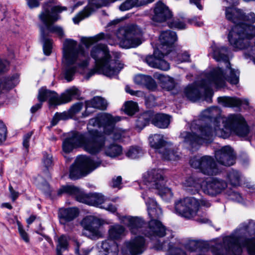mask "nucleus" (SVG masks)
Instances as JSON below:
<instances>
[{"mask_svg": "<svg viewBox=\"0 0 255 255\" xmlns=\"http://www.w3.org/2000/svg\"><path fill=\"white\" fill-rule=\"evenodd\" d=\"M217 112L215 108H211L203 111L200 115L201 121L208 120L210 122L205 126H198L199 134L194 132L196 123L191 124L192 132H181L180 138L188 144L192 150H197L204 141L212 139L214 135L223 138L229 137L232 132L239 136L245 137L250 132L249 127L245 119L240 114H231L227 117H214V112Z\"/></svg>", "mask_w": 255, "mask_h": 255, "instance_id": "nucleus-1", "label": "nucleus"}, {"mask_svg": "<svg viewBox=\"0 0 255 255\" xmlns=\"http://www.w3.org/2000/svg\"><path fill=\"white\" fill-rule=\"evenodd\" d=\"M142 198L147 206L150 220L146 224L141 217L127 216L124 218L125 224L131 233L136 236L130 241L125 242L121 251L122 255H138L142 254L145 245L143 236L152 240L157 237H163L166 234V227L158 220L162 215L161 209L154 199L146 198L143 194Z\"/></svg>", "mask_w": 255, "mask_h": 255, "instance_id": "nucleus-2", "label": "nucleus"}, {"mask_svg": "<svg viewBox=\"0 0 255 255\" xmlns=\"http://www.w3.org/2000/svg\"><path fill=\"white\" fill-rule=\"evenodd\" d=\"M121 119V117H114L107 113L98 114L89 121L88 132L86 135L77 131L68 134L63 141V150L69 153L74 148L83 145L84 150L91 154L98 153L105 145V137L97 129L92 128H102L105 134L110 135L115 129L116 123Z\"/></svg>", "mask_w": 255, "mask_h": 255, "instance_id": "nucleus-3", "label": "nucleus"}, {"mask_svg": "<svg viewBox=\"0 0 255 255\" xmlns=\"http://www.w3.org/2000/svg\"><path fill=\"white\" fill-rule=\"evenodd\" d=\"M246 248L250 255H255V221L250 220L241 223L229 236L223 238L222 243L213 247L214 255H238Z\"/></svg>", "mask_w": 255, "mask_h": 255, "instance_id": "nucleus-4", "label": "nucleus"}, {"mask_svg": "<svg viewBox=\"0 0 255 255\" xmlns=\"http://www.w3.org/2000/svg\"><path fill=\"white\" fill-rule=\"evenodd\" d=\"M225 85L223 70L218 68L213 69L206 74L205 79L187 85L184 89V95L193 102L200 100L203 96L204 100L211 103L213 95L212 86L218 88L224 87Z\"/></svg>", "mask_w": 255, "mask_h": 255, "instance_id": "nucleus-5", "label": "nucleus"}, {"mask_svg": "<svg viewBox=\"0 0 255 255\" xmlns=\"http://www.w3.org/2000/svg\"><path fill=\"white\" fill-rule=\"evenodd\" d=\"M91 56L95 60V66L86 75V80H89L96 73L111 78L117 75L124 68V64L118 60L111 58L105 44H99L94 46L91 51Z\"/></svg>", "mask_w": 255, "mask_h": 255, "instance_id": "nucleus-6", "label": "nucleus"}, {"mask_svg": "<svg viewBox=\"0 0 255 255\" xmlns=\"http://www.w3.org/2000/svg\"><path fill=\"white\" fill-rule=\"evenodd\" d=\"M65 65L63 75L67 82L74 79L78 68L86 67L90 58L84 50H78L77 42L73 40H66L63 50Z\"/></svg>", "mask_w": 255, "mask_h": 255, "instance_id": "nucleus-7", "label": "nucleus"}, {"mask_svg": "<svg viewBox=\"0 0 255 255\" xmlns=\"http://www.w3.org/2000/svg\"><path fill=\"white\" fill-rule=\"evenodd\" d=\"M54 0H49L42 4V10L38 15L39 20L44 25H40L44 28L45 32L49 35V33L57 34L60 38L64 36L62 27L53 24L60 19L58 14L63 10H66L65 6L53 5Z\"/></svg>", "mask_w": 255, "mask_h": 255, "instance_id": "nucleus-8", "label": "nucleus"}, {"mask_svg": "<svg viewBox=\"0 0 255 255\" xmlns=\"http://www.w3.org/2000/svg\"><path fill=\"white\" fill-rule=\"evenodd\" d=\"M54 0H49L42 4V10L38 15L39 20L44 25H40L44 28L45 32L49 35V33L57 34L60 38L64 36L62 27L53 24L60 19L58 14L63 10H66L65 6L53 5Z\"/></svg>", "mask_w": 255, "mask_h": 255, "instance_id": "nucleus-9", "label": "nucleus"}, {"mask_svg": "<svg viewBox=\"0 0 255 255\" xmlns=\"http://www.w3.org/2000/svg\"><path fill=\"white\" fill-rule=\"evenodd\" d=\"M101 165L105 166L99 158L79 156L75 163L70 166L69 178L72 180L78 179L90 173Z\"/></svg>", "mask_w": 255, "mask_h": 255, "instance_id": "nucleus-10", "label": "nucleus"}, {"mask_svg": "<svg viewBox=\"0 0 255 255\" xmlns=\"http://www.w3.org/2000/svg\"><path fill=\"white\" fill-rule=\"evenodd\" d=\"M210 50L209 54H211L216 61L218 62L222 61L226 64V69L229 70V75L225 76L224 70L220 68L223 72L225 82L226 83V80L231 84H237L239 81L240 71L231 67V63L229 60V50L228 47L213 42L210 48ZM218 68H220V67H218Z\"/></svg>", "mask_w": 255, "mask_h": 255, "instance_id": "nucleus-11", "label": "nucleus"}, {"mask_svg": "<svg viewBox=\"0 0 255 255\" xmlns=\"http://www.w3.org/2000/svg\"><path fill=\"white\" fill-rule=\"evenodd\" d=\"M117 36L120 40V45L122 47L134 48L141 44L143 32L139 26L131 24L120 28L117 32Z\"/></svg>", "mask_w": 255, "mask_h": 255, "instance_id": "nucleus-12", "label": "nucleus"}, {"mask_svg": "<svg viewBox=\"0 0 255 255\" xmlns=\"http://www.w3.org/2000/svg\"><path fill=\"white\" fill-rule=\"evenodd\" d=\"M79 95L78 89L74 87L66 90L60 96L54 91L42 88L39 90L38 99L39 102L48 100L50 106H57L70 102L73 98Z\"/></svg>", "mask_w": 255, "mask_h": 255, "instance_id": "nucleus-13", "label": "nucleus"}, {"mask_svg": "<svg viewBox=\"0 0 255 255\" xmlns=\"http://www.w3.org/2000/svg\"><path fill=\"white\" fill-rule=\"evenodd\" d=\"M63 193L74 196L77 201L94 206H98L105 201V197L102 194H86L80 188L72 185L63 186L60 188L57 192L58 195H61Z\"/></svg>", "mask_w": 255, "mask_h": 255, "instance_id": "nucleus-14", "label": "nucleus"}, {"mask_svg": "<svg viewBox=\"0 0 255 255\" xmlns=\"http://www.w3.org/2000/svg\"><path fill=\"white\" fill-rule=\"evenodd\" d=\"M173 46L170 48H165L164 50H154L153 55L146 56L145 61L151 67L163 71H167L170 68L169 64L163 58L166 56L171 60L179 62L180 53L173 50Z\"/></svg>", "mask_w": 255, "mask_h": 255, "instance_id": "nucleus-15", "label": "nucleus"}, {"mask_svg": "<svg viewBox=\"0 0 255 255\" xmlns=\"http://www.w3.org/2000/svg\"><path fill=\"white\" fill-rule=\"evenodd\" d=\"M150 146L161 157L167 160H176L180 158V153L172 147L171 143L165 140L163 136L154 134L148 138Z\"/></svg>", "mask_w": 255, "mask_h": 255, "instance_id": "nucleus-16", "label": "nucleus"}, {"mask_svg": "<svg viewBox=\"0 0 255 255\" xmlns=\"http://www.w3.org/2000/svg\"><path fill=\"white\" fill-rule=\"evenodd\" d=\"M147 174L145 184L149 189L157 190L158 194L162 198L173 196L171 189L165 186L166 179L162 170L153 169L149 171Z\"/></svg>", "mask_w": 255, "mask_h": 255, "instance_id": "nucleus-17", "label": "nucleus"}, {"mask_svg": "<svg viewBox=\"0 0 255 255\" xmlns=\"http://www.w3.org/2000/svg\"><path fill=\"white\" fill-rule=\"evenodd\" d=\"M189 163L191 167L199 169L206 175L214 176L221 172L214 158L211 156L205 155L200 158L193 157L190 159Z\"/></svg>", "mask_w": 255, "mask_h": 255, "instance_id": "nucleus-18", "label": "nucleus"}, {"mask_svg": "<svg viewBox=\"0 0 255 255\" xmlns=\"http://www.w3.org/2000/svg\"><path fill=\"white\" fill-rule=\"evenodd\" d=\"M175 212L186 219L195 217L199 210V201L194 197H186L174 203Z\"/></svg>", "mask_w": 255, "mask_h": 255, "instance_id": "nucleus-19", "label": "nucleus"}, {"mask_svg": "<svg viewBox=\"0 0 255 255\" xmlns=\"http://www.w3.org/2000/svg\"><path fill=\"white\" fill-rule=\"evenodd\" d=\"M83 227V234L89 239L95 240L102 236L100 228L102 225L101 219L93 216H88L81 221Z\"/></svg>", "mask_w": 255, "mask_h": 255, "instance_id": "nucleus-20", "label": "nucleus"}, {"mask_svg": "<svg viewBox=\"0 0 255 255\" xmlns=\"http://www.w3.org/2000/svg\"><path fill=\"white\" fill-rule=\"evenodd\" d=\"M227 187V183L224 180L213 178L205 180L202 185V192L208 195L214 197L221 193Z\"/></svg>", "mask_w": 255, "mask_h": 255, "instance_id": "nucleus-21", "label": "nucleus"}, {"mask_svg": "<svg viewBox=\"0 0 255 255\" xmlns=\"http://www.w3.org/2000/svg\"><path fill=\"white\" fill-rule=\"evenodd\" d=\"M214 156L219 164L225 166H231L236 162V154L233 149L229 145L224 146L215 150Z\"/></svg>", "mask_w": 255, "mask_h": 255, "instance_id": "nucleus-22", "label": "nucleus"}, {"mask_svg": "<svg viewBox=\"0 0 255 255\" xmlns=\"http://www.w3.org/2000/svg\"><path fill=\"white\" fill-rule=\"evenodd\" d=\"M173 16L169 7L161 1L157 2L154 5L152 20L157 22H163L171 19Z\"/></svg>", "mask_w": 255, "mask_h": 255, "instance_id": "nucleus-23", "label": "nucleus"}, {"mask_svg": "<svg viewBox=\"0 0 255 255\" xmlns=\"http://www.w3.org/2000/svg\"><path fill=\"white\" fill-rule=\"evenodd\" d=\"M79 213L78 208L75 207L60 208L58 213L60 223L65 225L72 222L78 217Z\"/></svg>", "mask_w": 255, "mask_h": 255, "instance_id": "nucleus-24", "label": "nucleus"}, {"mask_svg": "<svg viewBox=\"0 0 255 255\" xmlns=\"http://www.w3.org/2000/svg\"><path fill=\"white\" fill-rule=\"evenodd\" d=\"M218 102L224 107H237L245 106V108H248L249 105L248 100H241L237 98L230 97H220L218 98Z\"/></svg>", "mask_w": 255, "mask_h": 255, "instance_id": "nucleus-25", "label": "nucleus"}, {"mask_svg": "<svg viewBox=\"0 0 255 255\" xmlns=\"http://www.w3.org/2000/svg\"><path fill=\"white\" fill-rule=\"evenodd\" d=\"M204 179L197 176L192 175L186 178L184 182L185 186L189 187L188 190L192 194L198 193L200 190L202 191V185Z\"/></svg>", "mask_w": 255, "mask_h": 255, "instance_id": "nucleus-26", "label": "nucleus"}, {"mask_svg": "<svg viewBox=\"0 0 255 255\" xmlns=\"http://www.w3.org/2000/svg\"><path fill=\"white\" fill-rule=\"evenodd\" d=\"M159 38L161 45V49L164 50L165 48H171L177 40V37L175 32L166 30L161 32Z\"/></svg>", "mask_w": 255, "mask_h": 255, "instance_id": "nucleus-27", "label": "nucleus"}, {"mask_svg": "<svg viewBox=\"0 0 255 255\" xmlns=\"http://www.w3.org/2000/svg\"><path fill=\"white\" fill-rule=\"evenodd\" d=\"M100 255H118L119 247L115 241L107 239L102 242Z\"/></svg>", "mask_w": 255, "mask_h": 255, "instance_id": "nucleus-28", "label": "nucleus"}, {"mask_svg": "<svg viewBox=\"0 0 255 255\" xmlns=\"http://www.w3.org/2000/svg\"><path fill=\"white\" fill-rule=\"evenodd\" d=\"M171 117L165 114H152V124L155 127L160 128H168L170 123Z\"/></svg>", "mask_w": 255, "mask_h": 255, "instance_id": "nucleus-29", "label": "nucleus"}, {"mask_svg": "<svg viewBox=\"0 0 255 255\" xmlns=\"http://www.w3.org/2000/svg\"><path fill=\"white\" fill-rule=\"evenodd\" d=\"M152 112L150 111L145 112L140 115L135 121V128L141 130L147 126L150 122L152 123Z\"/></svg>", "mask_w": 255, "mask_h": 255, "instance_id": "nucleus-30", "label": "nucleus"}, {"mask_svg": "<svg viewBox=\"0 0 255 255\" xmlns=\"http://www.w3.org/2000/svg\"><path fill=\"white\" fill-rule=\"evenodd\" d=\"M40 39L43 44L44 53L46 55H50L52 49V40L45 32L44 28L43 27H40Z\"/></svg>", "mask_w": 255, "mask_h": 255, "instance_id": "nucleus-31", "label": "nucleus"}, {"mask_svg": "<svg viewBox=\"0 0 255 255\" xmlns=\"http://www.w3.org/2000/svg\"><path fill=\"white\" fill-rule=\"evenodd\" d=\"M227 179L233 187H238L241 185L242 174L238 170L231 169L227 173Z\"/></svg>", "mask_w": 255, "mask_h": 255, "instance_id": "nucleus-32", "label": "nucleus"}, {"mask_svg": "<svg viewBox=\"0 0 255 255\" xmlns=\"http://www.w3.org/2000/svg\"><path fill=\"white\" fill-rule=\"evenodd\" d=\"M87 107H92L94 109H97L102 110H105L107 109L108 103L104 98L96 96L91 100L85 102Z\"/></svg>", "mask_w": 255, "mask_h": 255, "instance_id": "nucleus-33", "label": "nucleus"}, {"mask_svg": "<svg viewBox=\"0 0 255 255\" xmlns=\"http://www.w3.org/2000/svg\"><path fill=\"white\" fill-rule=\"evenodd\" d=\"M125 228L121 225H115L110 227L109 230V239L115 241L122 238L124 236Z\"/></svg>", "mask_w": 255, "mask_h": 255, "instance_id": "nucleus-34", "label": "nucleus"}, {"mask_svg": "<svg viewBox=\"0 0 255 255\" xmlns=\"http://www.w3.org/2000/svg\"><path fill=\"white\" fill-rule=\"evenodd\" d=\"M154 77L161 81L165 82L164 87L168 91H171L174 88L175 85L173 78L169 77H165L164 75L158 73H155L154 74Z\"/></svg>", "mask_w": 255, "mask_h": 255, "instance_id": "nucleus-35", "label": "nucleus"}, {"mask_svg": "<svg viewBox=\"0 0 255 255\" xmlns=\"http://www.w3.org/2000/svg\"><path fill=\"white\" fill-rule=\"evenodd\" d=\"M122 147L117 144H111L105 149V153L107 156L114 158L121 155L122 153Z\"/></svg>", "mask_w": 255, "mask_h": 255, "instance_id": "nucleus-36", "label": "nucleus"}, {"mask_svg": "<svg viewBox=\"0 0 255 255\" xmlns=\"http://www.w3.org/2000/svg\"><path fill=\"white\" fill-rule=\"evenodd\" d=\"M68 247V241L66 236L62 235L57 239V245L56 246L57 255H62L63 251L67 250Z\"/></svg>", "mask_w": 255, "mask_h": 255, "instance_id": "nucleus-37", "label": "nucleus"}, {"mask_svg": "<svg viewBox=\"0 0 255 255\" xmlns=\"http://www.w3.org/2000/svg\"><path fill=\"white\" fill-rule=\"evenodd\" d=\"M184 247L191 252H196L203 248V243L200 240H189L184 244Z\"/></svg>", "mask_w": 255, "mask_h": 255, "instance_id": "nucleus-38", "label": "nucleus"}, {"mask_svg": "<svg viewBox=\"0 0 255 255\" xmlns=\"http://www.w3.org/2000/svg\"><path fill=\"white\" fill-rule=\"evenodd\" d=\"M143 154V151L141 147L135 146L130 147L126 154L128 158L135 159L142 156Z\"/></svg>", "mask_w": 255, "mask_h": 255, "instance_id": "nucleus-39", "label": "nucleus"}, {"mask_svg": "<svg viewBox=\"0 0 255 255\" xmlns=\"http://www.w3.org/2000/svg\"><path fill=\"white\" fill-rule=\"evenodd\" d=\"M104 33H100L93 37H83L81 39V42L83 44H84L87 47H89L94 43L99 41L100 40L104 38Z\"/></svg>", "mask_w": 255, "mask_h": 255, "instance_id": "nucleus-40", "label": "nucleus"}, {"mask_svg": "<svg viewBox=\"0 0 255 255\" xmlns=\"http://www.w3.org/2000/svg\"><path fill=\"white\" fill-rule=\"evenodd\" d=\"M70 118H72V117L68 111H64L62 113L57 112L55 114L52 118V120L51 122V125L52 126H55L58 124L59 121H64Z\"/></svg>", "mask_w": 255, "mask_h": 255, "instance_id": "nucleus-41", "label": "nucleus"}, {"mask_svg": "<svg viewBox=\"0 0 255 255\" xmlns=\"http://www.w3.org/2000/svg\"><path fill=\"white\" fill-rule=\"evenodd\" d=\"M138 110L136 103L132 101H128L125 104V112L126 114L131 116L134 115Z\"/></svg>", "mask_w": 255, "mask_h": 255, "instance_id": "nucleus-42", "label": "nucleus"}, {"mask_svg": "<svg viewBox=\"0 0 255 255\" xmlns=\"http://www.w3.org/2000/svg\"><path fill=\"white\" fill-rule=\"evenodd\" d=\"M226 195L229 200L241 203L243 199L241 195L238 192L230 189L226 191Z\"/></svg>", "mask_w": 255, "mask_h": 255, "instance_id": "nucleus-43", "label": "nucleus"}, {"mask_svg": "<svg viewBox=\"0 0 255 255\" xmlns=\"http://www.w3.org/2000/svg\"><path fill=\"white\" fill-rule=\"evenodd\" d=\"M167 255H186L185 252L180 248H174L172 243L168 244Z\"/></svg>", "mask_w": 255, "mask_h": 255, "instance_id": "nucleus-44", "label": "nucleus"}, {"mask_svg": "<svg viewBox=\"0 0 255 255\" xmlns=\"http://www.w3.org/2000/svg\"><path fill=\"white\" fill-rule=\"evenodd\" d=\"M83 104L82 102H78L74 104L68 110L71 117L78 114L82 109Z\"/></svg>", "mask_w": 255, "mask_h": 255, "instance_id": "nucleus-45", "label": "nucleus"}, {"mask_svg": "<svg viewBox=\"0 0 255 255\" xmlns=\"http://www.w3.org/2000/svg\"><path fill=\"white\" fill-rule=\"evenodd\" d=\"M147 89L151 91H154L157 88V84L154 80L150 76H147V80L144 85Z\"/></svg>", "mask_w": 255, "mask_h": 255, "instance_id": "nucleus-46", "label": "nucleus"}, {"mask_svg": "<svg viewBox=\"0 0 255 255\" xmlns=\"http://www.w3.org/2000/svg\"><path fill=\"white\" fill-rule=\"evenodd\" d=\"M185 20L178 19L174 20L170 23L169 26L173 28H178L179 29H182L185 28Z\"/></svg>", "mask_w": 255, "mask_h": 255, "instance_id": "nucleus-47", "label": "nucleus"}, {"mask_svg": "<svg viewBox=\"0 0 255 255\" xmlns=\"http://www.w3.org/2000/svg\"><path fill=\"white\" fill-rule=\"evenodd\" d=\"M43 163L45 167L48 168L49 167H50L53 164L52 156L51 154H48L46 152H43Z\"/></svg>", "mask_w": 255, "mask_h": 255, "instance_id": "nucleus-48", "label": "nucleus"}, {"mask_svg": "<svg viewBox=\"0 0 255 255\" xmlns=\"http://www.w3.org/2000/svg\"><path fill=\"white\" fill-rule=\"evenodd\" d=\"M7 129L2 122L0 121V144L6 139Z\"/></svg>", "mask_w": 255, "mask_h": 255, "instance_id": "nucleus-49", "label": "nucleus"}, {"mask_svg": "<svg viewBox=\"0 0 255 255\" xmlns=\"http://www.w3.org/2000/svg\"><path fill=\"white\" fill-rule=\"evenodd\" d=\"M75 244L76 246L75 248V254L77 255H88L90 252L91 251V249H82L81 250V253L80 252V244L77 241H75Z\"/></svg>", "mask_w": 255, "mask_h": 255, "instance_id": "nucleus-50", "label": "nucleus"}, {"mask_svg": "<svg viewBox=\"0 0 255 255\" xmlns=\"http://www.w3.org/2000/svg\"><path fill=\"white\" fill-rule=\"evenodd\" d=\"M147 75H136L134 79V81L135 84L144 86L146 80H147Z\"/></svg>", "mask_w": 255, "mask_h": 255, "instance_id": "nucleus-51", "label": "nucleus"}, {"mask_svg": "<svg viewBox=\"0 0 255 255\" xmlns=\"http://www.w3.org/2000/svg\"><path fill=\"white\" fill-rule=\"evenodd\" d=\"M31 135H32V132H28L23 136L22 144H23V147L25 149V153H27L28 151V148H29V140H30Z\"/></svg>", "mask_w": 255, "mask_h": 255, "instance_id": "nucleus-52", "label": "nucleus"}, {"mask_svg": "<svg viewBox=\"0 0 255 255\" xmlns=\"http://www.w3.org/2000/svg\"><path fill=\"white\" fill-rule=\"evenodd\" d=\"M18 224V229L19 233V234L21 237V238L26 243L29 242V237L27 234L23 229V226L19 223H17Z\"/></svg>", "mask_w": 255, "mask_h": 255, "instance_id": "nucleus-53", "label": "nucleus"}, {"mask_svg": "<svg viewBox=\"0 0 255 255\" xmlns=\"http://www.w3.org/2000/svg\"><path fill=\"white\" fill-rule=\"evenodd\" d=\"M122 181V178L121 176L113 178L111 185L113 188H119Z\"/></svg>", "mask_w": 255, "mask_h": 255, "instance_id": "nucleus-54", "label": "nucleus"}, {"mask_svg": "<svg viewBox=\"0 0 255 255\" xmlns=\"http://www.w3.org/2000/svg\"><path fill=\"white\" fill-rule=\"evenodd\" d=\"M9 63L7 61L0 59V74L7 70Z\"/></svg>", "mask_w": 255, "mask_h": 255, "instance_id": "nucleus-55", "label": "nucleus"}, {"mask_svg": "<svg viewBox=\"0 0 255 255\" xmlns=\"http://www.w3.org/2000/svg\"><path fill=\"white\" fill-rule=\"evenodd\" d=\"M180 56H179V58H178L179 62H183L189 61L190 55L187 52L185 51L183 53H180Z\"/></svg>", "mask_w": 255, "mask_h": 255, "instance_id": "nucleus-56", "label": "nucleus"}, {"mask_svg": "<svg viewBox=\"0 0 255 255\" xmlns=\"http://www.w3.org/2000/svg\"><path fill=\"white\" fill-rule=\"evenodd\" d=\"M102 208L105 209L106 210L115 213L117 211V208L112 204H109L108 205H104L101 207Z\"/></svg>", "mask_w": 255, "mask_h": 255, "instance_id": "nucleus-57", "label": "nucleus"}, {"mask_svg": "<svg viewBox=\"0 0 255 255\" xmlns=\"http://www.w3.org/2000/svg\"><path fill=\"white\" fill-rule=\"evenodd\" d=\"M188 22L191 24H193L197 26H201L203 25L202 22L197 21V17L189 19L188 20Z\"/></svg>", "mask_w": 255, "mask_h": 255, "instance_id": "nucleus-58", "label": "nucleus"}, {"mask_svg": "<svg viewBox=\"0 0 255 255\" xmlns=\"http://www.w3.org/2000/svg\"><path fill=\"white\" fill-rule=\"evenodd\" d=\"M42 102H40V103H37V104H35V105L33 106L30 109L31 112L32 114H34L37 111H38L39 109H40L42 107Z\"/></svg>", "mask_w": 255, "mask_h": 255, "instance_id": "nucleus-59", "label": "nucleus"}, {"mask_svg": "<svg viewBox=\"0 0 255 255\" xmlns=\"http://www.w3.org/2000/svg\"><path fill=\"white\" fill-rule=\"evenodd\" d=\"M85 107H86V110L84 112H83L82 113V117L83 118L87 117L89 116L90 115H91V114H92L94 112V111H90V110H89V109L91 108V107H87L86 104H85Z\"/></svg>", "mask_w": 255, "mask_h": 255, "instance_id": "nucleus-60", "label": "nucleus"}, {"mask_svg": "<svg viewBox=\"0 0 255 255\" xmlns=\"http://www.w3.org/2000/svg\"><path fill=\"white\" fill-rule=\"evenodd\" d=\"M9 189L12 200H15L18 196V193L17 192H16L15 191H14L13 189L11 186H10L9 187Z\"/></svg>", "mask_w": 255, "mask_h": 255, "instance_id": "nucleus-61", "label": "nucleus"}, {"mask_svg": "<svg viewBox=\"0 0 255 255\" xmlns=\"http://www.w3.org/2000/svg\"><path fill=\"white\" fill-rule=\"evenodd\" d=\"M199 206H204L208 208L211 206V203L207 200L205 199H202L199 202Z\"/></svg>", "mask_w": 255, "mask_h": 255, "instance_id": "nucleus-62", "label": "nucleus"}, {"mask_svg": "<svg viewBox=\"0 0 255 255\" xmlns=\"http://www.w3.org/2000/svg\"><path fill=\"white\" fill-rule=\"evenodd\" d=\"M201 0H190V2L191 3H193L195 5L197 6V7L200 10H202L203 8V7L202 5L200 3Z\"/></svg>", "mask_w": 255, "mask_h": 255, "instance_id": "nucleus-63", "label": "nucleus"}, {"mask_svg": "<svg viewBox=\"0 0 255 255\" xmlns=\"http://www.w3.org/2000/svg\"><path fill=\"white\" fill-rule=\"evenodd\" d=\"M36 219V216L34 215L30 216L27 220L26 222L28 224H32Z\"/></svg>", "mask_w": 255, "mask_h": 255, "instance_id": "nucleus-64", "label": "nucleus"}]
</instances>
